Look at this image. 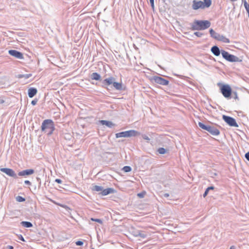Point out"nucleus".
Returning a JSON list of instances; mask_svg holds the SVG:
<instances>
[{"mask_svg": "<svg viewBox=\"0 0 249 249\" xmlns=\"http://www.w3.org/2000/svg\"><path fill=\"white\" fill-rule=\"evenodd\" d=\"M116 79L112 77H109L102 81V87L107 88V86L112 85L117 90H122L124 89L122 83L116 82Z\"/></svg>", "mask_w": 249, "mask_h": 249, "instance_id": "1", "label": "nucleus"}, {"mask_svg": "<svg viewBox=\"0 0 249 249\" xmlns=\"http://www.w3.org/2000/svg\"><path fill=\"white\" fill-rule=\"evenodd\" d=\"M41 131L51 136L55 130L54 122L51 119H46L43 121L41 126Z\"/></svg>", "mask_w": 249, "mask_h": 249, "instance_id": "2", "label": "nucleus"}, {"mask_svg": "<svg viewBox=\"0 0 249 249\" xmlns=\"http://www.w3.org/2000/svg\"><path fill=\"white\" fill-rule=\"evenodd\" d=\"M211 22L209 20H195L192 24V30H203L209 28Z\"/></svg>", "mask_w": 249, "mask_h": 249, "instance_id": "3", "label": "nucleus"}, {"mask_svg": "<svg viewBox=\"0 0 249 249\" xmlns=\"http://www.w3.org/2000/svg\"><path fill=\"white\" fill-rule=\"evenodd\" d=\"M211 4V0H203V1L194 0L193 1L192 8L194 10H197L199 8L205 9L210 7Z\"/></svg>", "mask_w": 249, "mask_h": 249, "instance_id": "4", "label": "nucleus"}, {"mask_svg": "<svg viewBox=\"0 0 249 249\" xmlns=\"http://www.w3.org/2000/svg\"><path fill=\"white\" fill-rule=\"evenodd\" d=\"M217 86L220 88V91L224 97L230 98L232 93L231 87L229 85H223L220 83L217 84Z\"/></svg>", "mask_w": 249, "mask_h": 249, "instance_id": "5", "label": "nucleus"}, {"mask_svg": "<svg viewBox=\"0 0 249 249\" xmlns=\"http://www.w3.org/2000/svg\"><path fill=\"white\" fill-rule=\"evenodd\" d=\"M140 135V133L135 130H130L117 133L115 134L116 138L121 137H135Z\"/></svg>", "mask_w": 249, "mask_h": 249, "instance_id": "6", "label": "nucleus"}, {"mask_svg": "<svg viewBox=\"0 0 249 249\" xmlns=\"http://www.w3.org/2000/svg\"><path fill=\"white\" fill-rule=\"evenodd\" d=\"M222 57L227 61L230 62H240L241 60L236 56L229 53L228 52L222 50Z\"/></svg>", "mask_w": 249, "mask_h": 249, "instance_id": "7", "label": "nucleus"}, {"mask_svg": "<svg viewBox=\"0 0 249 249\" xmlns=\"http://www.w3.org/2000/svg\"><path fill=\"white\" fill-rule=\"evenodd\" d=\"M222 119L230 126L235 127H238V124H237L234 118L229 116L223 115L222 116Z\"/></svg>", "mask_w": 249, "mask_h": 249, "instance_id": "8", "label": "nucleus"}, {"mask_svg": "<svg viewBox=\"0 0 249 249\" xmlns=\"http://www.w3.org/2000/svg\"><path fill=\"white\" fill-rule=\"evenodd\" d=\"M152 80L153 82L162 86H167L169 83V81L168 80L158 76H153Z\"/></svg>", "mask_w": 249, "mask_h": 249, "instance_id": "9", "label": "nucleus"}, {"mask_svg": "<svg viewBox=\"0 0 249 249\" xmlns=\"http://www.w3.org/2000/svg\"><path fill=\"white\" fill-rule=\"evenodd\" d=\"M0 171L5 173L9 177H13L14 178H17L18 176L15 171L10 168H2L0 169Z\"/></svg>", "mask_w": 249, "mask_h": 249, "instance_id": "10", "label": "nucleus"}, {"mask_svg": "<svg viewBox=\"0 0 249 249\" xmlns=\"http://www.w3.org/2000/svg\"><path fill=\"white\" fill-rule=\"evenodd\" d=\"M8 53L11 55L18 59H22L24 58L22 53L15 50H10L8 51Z\"/></svg>", "mask_w": 249, "mask_h": 249, "instance_id": "11", "label": "nucleus"}, {"mask_svg": "<svg viewBox=\"0 0 249 249\" xmlns=\"http://www.w3.org/2000/svg\"><path fill=\"white\" fill-rule=\"evenodd\" d=\"M207 131L213 136H217L220 134L219 130L213 126L209 125Z\"/></svg>", "mask_w": 249, "mask_h": 249, "instance_id": "12", "label": "nucleus"}, {"mask_svg": "<svg viewBox=\"0 0 249 249\" xmlns=\"http://www.w3.org/2000/svg\"><path fill=\"white\" fill-rule=\"evenodd\" d=\"M35 172V171L34 169H26L23 171H21L20 172H19L18 173V175L19 176H29L32 174H33Z\"/></svg>", "mask_w": 249, "mask_h": 249, "instance_id": "13", "label": "nucleus"}, {"mask_svg": "<svg viewBox=\"0 0 249 249\" xmlns=\"http://www.w3.org/2000/svg\"><path fill=\"white\" fill-rule=\"evenodd\" d=\"M114 189L112 188H108L105 189L103 188L102 192H100V194L102 196H107L108 194L114 193Z\"/></svg>", "mask_w": 249, "mask_h": 249, "instance_id": "14", "label": "nucleus"}, {"mask_svg": "<svg viewBox=\"0 0 249 249\" xmlns=\"http://www.w3.org/2000/svg\"><path fill=\"white\" fill-rule=\"evenodd\" d=\"M211 51L212 53L216 56H218L220 55V53L222 54V50H220L219 48L217 46H213L211 48Z\"/></svg>", "mask_w": 249, "mask_h": 249, "instance_id": "15", "label": "nucleus"}, {"mask_svg": "<svg viewBox=\"0 0 249 249\" xmlns=\"http://www.w3.org/2000/svg\"><path fill=\"white\" fill-rule=\"evenodd\" d=\"M37 92V90L35 88H30L28 90V95L30 98H33Z\"/></svg>", "mask_w": 249, "mask_h": 249, "instance_id": "16", "label": "nucleus"}, {"mask_svg": "<svg viewBox=\"0 0 249 249\" xmlns=\"http://www.w3.org/2000/svg\"><path fill=\"white\" fill-rule=\"evenodd\" d=\"M100 122L102 125H105L109 128H111L115 125L112 122L109 121L101 120L100 121Z\"/></svg>", "mask_w": 249, "mask_h": 249, "instance_id": "17", "label": "nucleus"}, {"mask_svg": "<svg viewBox=\"0 0 249 249\" xmlns=\"http://www.w3.org/2000/svg\"><path fill=\"white\" fill-rule=\"evenodd\" d=\"M211 36L215 39L218 40L220 34L215 32L213 29H211L209 31Z\"/></svg>", "mask_w": 249, "mask_h": 249, "instance_id": "18", "label": "nucleus"}, {"mask_svg": "<svg viewBox=\"0 0 249 249\" xmlns=\"http://www.w3.org/2000/svg\"><path fill=\"white\" fill-rule=\"evenodd\" d=\"M90 78L92 80H98V81L101 80V75L97 72H93L90 75Z\"/></svg>", "mask_w": 249, "mask_h": 249, "instance_id": "19", "label": "nucleus"}, {"mask_svg": "<svg viewBox=\"0 0 249 249\" xmlns=\"http://www.w3.org/2000/svg\"><path fill=\"white\" fill-rule=\"evenodd\" d=\"M20 224L25 228H31L33 226L32 223L29 221H22Z\"/></svg>", "mask_w": 249, "mask_h": 249, "instance_id": "20", "label": "nucleus"}, {"mask_svg": "<svg viewBox=\"0 0 249 249\" xmlns=\"http://www.w3.org/2000/svg\"><path fill=\"white\" fill-rule=\"evenodd\" d=\"M103 189V187L101 186H98V185H93L91 190L93 191H96V192H102V190Z\"/></svg>", "mask_w": 249, "mask_h": 249, "instance_id": "21", "label": "nucleus"}, {"mask_svg": "<svg viewBox=\"0 0 249 249\" xmlns=\"http://www.w3.org/2000/svg\"><path fill=\"white\" fill-rule=\"evenodd\" d=\"M217 40L221 41H222L225 43H229L230 42V40L228 38H227L226 37H225V36H224L223 35H220L219 38Z\"/></svg>", "mask_w": 249, "mask_h": 249, "instance_id": "22", "label": "nucleus"}, {"mask_svg": "<svg viewBox=\"0 0 249 249\" xmlns=\"http://www.w3.org/2000/svg\"><path fill=\"white\" fill-rule=\"evenodd\" d=\"M147 235L148 234L146 232L144 231H140L138 234V237H140L142 239H144L147 237Z\"/></svg>", "mask_w": 249, "mask_h": 249, "instance_id": "23", "label": "nucleus"}, {"mask_svg": "<svg viewBox=\"0 0 249 249\" xmlns=\"http://www.w3.org/2000/svg\"><path fill=\"white\" fill-rule=\"evenodd\" d=\"M32 74H18V78H24L25 79H28L32 76Z\"/></svg>", "mask_w": 249, "mask_h": 249, "instance_id": "24", "label": "nucleus"}, {"mask_svg": "<svg viewBox=\"0 0 249 249\" xmlns=\"http://www.w3.org/2000/svg\"><path fill=\"white\" fill-rule=\"evenodd\" d=\"M214 189V187L213 186H210V187H208V188L206 189V190H205V191L204 193L203 194V196L204 197H206V196H207V195H208V192H209V191H210V190H213Z\"/></svg>", "mask_w": 249, "mask_h": 249, "instance_id": "25", "label": "nucleus"}, {"mask_svg": "<svg viewBox=\"0 0 249 249\" xmlns=\"http://www.w3.org/2000/svg\"><path fill=\"white\" fill-rule=\"evenodd\" d=\"M198 126L202 129L207 131V129L209 126V125H205L201 122L198 123Z\"/></svg>", "mask_w": 249, "mask_h": 249, "instance_id": "26", "label": "nucleus"}, {"mask_svg": "<svg viewBox=\"0 0 249 249\" xmlns=\"http://www.w3.org/2000/svg\"><path fill=\"white\" fill-rule=\"evenodd\" d=\"M132 234L135 237H138V234L140 231V230H137L134 229H132L131 230Z\"/></svg>", "mask_w": 249, "mask_h": 249, "instance_id": "27", "label": "nucleus"}, {"mask_svg": "<svg viewBox=\"0 0 249 249\" xmlns=\"http://www.w3.org/2000/svg\"><path fill=\"white\" fill-rule=\"evenodd\" d=\"M158 152L160 154H164L165 153H166L167 152V150L166 149H165L164 148H163V147H160V148H159L158 149Z\"/></svg>", "mask_w": 249, "mask_h": 249, "instance_id": "28", "label": "nucleus"}, {"mask_svg": "<svg viewBox=\"0 0 249 249\" xmlns=\"http://www.w3.org/2000/svg\"><path fill=\"white\" fill-rule=\"evenodd\" d=\"M16 200L19 202H22L25 201V198L22 196H18L16 197Z\"/></svg>", "mask_w": 249, "mask_h": 249, "instance_id": "29", "label": "nucleus"}, {"mask_svg": "<svg viewBox=\"0 0 249 249\" xmlns=\"http://www.w3.org/2000/svg\"><path fill=\"white\" fill-rule=\"evenodd\" d=\"M131 167L129 166H125L123 167V170L124 172H129L131 171Z\"/></svg>", "mask_w": 249, "mask_h": 249, "instance_id": "30", "label": "nucleus"}, {"mask_svg": "<svg viewBox=\"0 0 249 249\" xmlns=\"http://www.w3.org/2000/svg\"><path fill=\"white\" fill-rule=\"evenodd\" d=\"M244 6L247 12L248 13L249 12V4L247 3V2L246 1V0L244 1Z\"/></svg>", "mask_w": 249, "mask_h": 249, "instance_id": "31", "label": "nucleus"}, {"mask_svg": "<svg viewBox=\"0 0 249 249\" xmlns=\"http://www.w3.org/2000/svg\"><path fill=\"white\" fill-rule=\"evenodd\" d=\"M90 220L92 221L97 222L98 223H99L100 224L103 223V221L101 219H98V218H91Z\"/></svg>", "mask_w": 249, "mask_h": 249, "instance_id": "32", "label": "nucleus"}, {"mask_svg": "<svg viewBox=\"0 0 249 249\" xmlns=\"http://www.w3.org/2000/svg\"><path fill=\"white\" fill-rule=\"evenodd\" d=\"M150 3L151 4V6L153 11H154L155 7H154V0H149Z\"/></svg>", "mask_w": 249, "mask_h": 249, "instance_id": "33", "label": "nucleus"}, {"mask_svg": "<svg viewBox=\"0 0 249 249\" xmlns=\"http://www.w3.org/2000/svg\"><path fill=\"white\" fill-rule=\"evenodd\" d=\"M194 35H195L196 36H197V37H201L202 36H203V34L200 33V32H195L194 33Z\"/></svg>", "mask_w": 249, "mask_h": 249, "instance_id": "34", "label": "nucleus"}, {"mask_svg": "<svg viewBox=\"0 0 249 249\" xmlns=\"http://www.w3.org/2000/svg\"><path fill=\"white\" fill-rule=\"evenodd\" d=\"M75 244L77 246H82L84 243L83 241L79 240L76 241Z\"/></svg>", "mask_w": 249, "mask_h": 249, "instance_id": "35", "label": "nucleus"}, {"mask_svg": "<svg viewBox=\"0 0 249 249\" xmlns=\"http://www.w3.org/2000/svg\"><path fill=\"white\" fill-rule=\"evenodd\" d=\"M38 100L37 99H35L31 102V104L33 106L36 105L37 104Z\"/></svg>", "mask_w": 249, "mask_h": 249, "instance_id": "36", "label": "nucleus"}, {"mask_svg": "<svg viewBox=\"0 0 249 249\" xmlns=\"http://www.w3.org/2000/svg\"><path fill=\"white\" fill-rule=\"evenodd\" d=\"M245 157L246 159L249 161V151L245 154Z\"/></svg>", "mask_w": 249, "mask_h": 249, "instance_id": "37", "label": "nucleus"}, {"mask_svg": "<svg viewBox=\"0 0 249 249\" xmlns=\"http://www.w3.org/2000/svg\"><path fill=\"white\" fill-rule=\"evenodd\" d=\"M144 194L145 193H139L138 194V196H139L140 198H142L144 196Z\"/></svg>", "mask_w": 249, "mask_h": 249, "instance_id": "38", "label": "nucleus"}, {"mask_svg": "<svg viewBox=\"0 0 249 249\" xmlns=\"http://www.w3.org/2000/svg\"><path fill=\"white\" fill-rule=\"evenodd\" d=\"M233 95H234V96L233 97V98H234L235 99L239 100L238 97V96H237V92H233Z\"/></svg>", "mask_w": 249, "mask_h": 249, "instance_id": "39", "label": "nucleus"}, {"mask_svg": "<svg viewBox=\"0 0 249 249\" xmlns=\"http://www.w3.org/2000/svg\"><path fill=\"white\" fill-rule=\"evenodd\" d=\"M55 181L59 184L61 183L62 182V181L60 179H59V178L55 179Z\"/></svg>", "mask_w": 249, "mask_h": 249, "instance_id": "40", "label": "nucleus"}, {"mask_svg": "<svg viewBox=\"0 0 249 249\" xmlns=\"http://www.w3.org/2000/svg\"><path fill=\"white\" fill-rule=\"evenodd\" d=\"M18 239H19L22 241H24V242L25 241L24 240V238L21 235H20L19 236H18Z\"/></svg>", "mask_w": 249, "mask_h": 249, "instance_id": "41", "label": "nucleus"}, {"mask_svg": "<svg viewBox=\"0 0 249 249\" xmlns=\"http://www.w3.org/2000/svg\"><path fill=\"white\" fill-rule=\"evenodd\" d=\"M142 138L144 140H148V141L150 140V139L149 138V137L145 135H143L142 136Z\"/></svg>", "mask_w": 249, "mask_h": 249, "instance_id": "42", "label": "nucleus"}, {"mask_svg": "<svg viewBox=\"0 0 249 249\" xmlns=\"http://www.w3.org/2000/svg\"><path fill=\"white\" fill-rule=\"evenodd\" d=\"M24 183L25 184L29 185L31 184V182L30 181H29V180H27L24 181Z\"/></svg>", "mask_w": 249, "mask_h": 249, "instance_id": "43", "label": "nucleus"}, {"mask_svg": "<svg viewBox=\"0 0 249 249\" xmlns=\"http://www.w3.org/2000/svg\"><path fill=\"white\" fill-rule=\"evenodd\" d=\"M163 196L164 197H168L169 196V194H168V193H165L163 195Z\"/></svg>", "mask_w": 249, "mask_h": 249, "instance_id": "44", "label": "nucleus"}, {"mask_svg": "<svg viewBox=\"0 0 249 249\" xmlns=\"http://www.w3.org/2000/svg\"><path fill=\"white\" fill-rule=\"evenodd\" d=\"M7 248L8 249H13L14 247L13 246H12L9 245V246H7Z\"/></svg>", "mask_w": 249, "mask_h": 249, "instance_id": "45", "label": "nucleus"}, {"mask_svg": "<svg viewBox=\"0 0 249 249\" xmlns=\"http://www.w3.org/2000/svg\"><path fill=\"white\" fill-rule=\"evenodd\" d=\"M36 179H37V180L38 181H39V184H41V181H40V178H38V177H37V178H36Z\"/></svg>", "mask_w": 249, "mask_h": 249, "instance_id": "46", "label": "nucleus"}, {"mask_svg": "<svg viewBox=\"0 0 249 249\" xmlns=\"http://www.w3.org/2000/svg\"><path fill=\"white\" fill-rule=\"evenodd\" d=\"M230 249H235V247L233 246H231Z\"/></svg>", "mask_w": 249, "mask_h": 249, "instance_id": "47", "label": "nucleus"}, {"mask_svg": "<svg viewBox=\"0 0 249 249\" xmlns=\"http://www.w3.org/2000/svg\"><path fill=\"white\" fill-rule=\"evenodd\" d=\"M248 13L249 18V12Z\"/></svg>", "mask_w": 249, "mask_h": 249, "instance_id": "48", "label": "nucleus"}, {"mask_svg": "<svg viewBox=\"0 0 249 249\" xmlns=\"http://www.w3.org/2000/svg\"><path fill=\"white\" fill-rule=\"evenodd\" d=\"M92 249H94V248H92Z\"/></svg>", "mask_w": 249, "mask_h": 249, "instance_id": "49", "label": "nucleus"}]
</instances>
